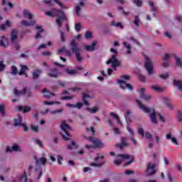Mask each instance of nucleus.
<instances>
[{"mask_svg":"<svg viewBox=\"0 0 182 182\" xmlns=\"http://www.w3.org/2000/svg\"><path fill=\"white\" fill-rule=\"evenodd\" d=\"M46 15H47V16H57L56 22L59 28H62L63 21L66 20V17L65 16L63 11L57 10L56 9H53L51 11H46Z\"/></svg>","mask_w":182,"mask_h":182,"instance_id":"1","label":"nucleus"},{"mask_svg":"<svg viewBox=\"0 0 182 182\" xmlns=\"http://www.w3.org/2000/svg\"><path fill=\"white\" fill-rule=\"evenodd\" d=\"M136 102L141 110L144 112V113H146L147 114H149V118L151 119V123L154 124H157V119H156V111H154V109L153 108H149L144 105L141 104V102H140L139 100H136Z\"/></svg>","mask_w":182,"mask_h":182,"instance_id":"2","label":"nucleus"},{"mask_svg":"<svg viewBox=\"0 0 182 182\" xmlns=\"http://www.w3.org/2000/svg\"><path fill=\"white\" fill-rule=\"evenodd\" d=\"M86 139L90 143H92L93 145H85V149L90 150V149H103L105 148V144L97 138H94L92 136L87 137Z\"/></svg>","mask_w":182,"mask_h":182,"instance_id":"3","label":"nucleus"},{"mask_svg":"<svg viewBox=\"0 0 182 182\" xmlns=\"http://www.w3.org/2000/svg\"><path fill=\"white\" fill-rule=\"evenodd\" d=\"M117 157L119 159L114 160V163L116 166H120V164H122V163L123 162V160H129V161L127 162L126 166H128V164H132V163H133V156L129 154H119L117 156Z\"/></svg>","mask_w":182,"mask_h":182,"instance_id":"4","label":"nucleus"},{"mask_svg":"<svg viewBox=\"0 0 182 182\" xmlns=\"http://www.w3.org/2000/svg\"><path fill=\"white\" fill-rule=\"evenodd\" d=\"M61 130L60 134L64 140H69L70 138V134H69V132L72 130V128L66 124L65 121L61 123Z\"/></svg>","mask_w":182,"mask_h":182,"instance_id":"5","label":"nucleus"},{"mask_svg":"<svg viewBox=\"0 0 182 182\" xmlns=\"http://www.w3.org/2000/svg\"><path fill=\"white\" fill-rule=\"evenodd\" d=\"M130 75H122L120 79L117 80L118 85H119L121 89H128L129 90H133L132 85L126 82V80H129Z\"/></svg>","mask_w":182,"mask_h":182,"instance_id":"6","label":"nucleus"},{"mask_svg":"<svg viewBox=\"0 0 182 182\" xmlns=\"http://www.w3.org/2000/svg\"><path fill=\"white\" fill-rule=\"evenodd\" d=\"M71 50L73 53H75L77 60L78 62H81L82 60V55H80V47L77 46V43L75 40H72L70 43Z\"/></svg>","mask_w":182,"mask_h":182,"instance_id":"7","label":"nucleus"},{"mask_svg":"<svg viewBox=\"0 0 182 182\" xmlns=\"http://www.w3.org/2000/svg\"><path fill=\"white\" fill-rule=\"evenodd\" d=\"M105 156L97 154V156L95 158V161L90 164L92 167H102L106 163L104 160Z\"/></svg>","mask_w":182,"mask_h":182,"instance_id":"8","label":"nucleus"},{"mask_svg":"<svg viewBox=\"0 0 182 182\" xmlns=\"http://www.w3.org/2000/svg\"><path fill=\"white\" fill-rule=\"evenodd\" d=\"M145 68L149 75H154V70H153V61H151L147 56H145Z\"/></svg>","mask_w":182,"mask_h":182,"instance_id":"9","label":"nucleus"},{"mask_svg":"<svg viewBox=\"0 0 182 182\" xmlns=\"http://www.w3.org/2000/svg\"><path fill=\"white\" fill-rule=\"evenodd\" d=\"M107 65H112V68L116 69V68L120 66V60L117 59V55L114 54L111 58L107 62Z\"/></svg>","mask_w":182,"mask_h":182,"instance_id":"10","label":"nucleus"},{"mask_svg":"<svg viewBox=\"0 0 182 182\" xmlns=\"http://www.w3.org/2000/svg\"><path fill=\"white\" fill-rule=\"evenodd\" d=\"M11 41L12 43H14L16 50H19V48H21V46L16 43V41H18V31L13 30L11 31Z\"/></svg>","mask_w":182,"mask_h":182,"instance_id":"11","label":"nucleus"},{"mask_svg":"<svg viewBox=\"0 0 182 182\" xmlns=\"http://www.w3.org/2000/svg\"><path fill=\"white\" fill-rule=\"evenodd\" d=\"M94 97H95V94H93V92L90 91L82 92V100L85 106H89V102H87L86 99H93Z\"/></svg>","mask_w":182,"mask_h":182,"instance_id":"12","label":"nucleus"},{"mask_svg":"<svg viewBox=\"0 0 182 182\" xmlns=\"http://www.w3.org/2000/svg\"><path fill=\"white\" fill-rule=\"evenodd\" d=\"M14 95L16 96H22V95H25V96L29 97V96H31V90L27 87H24L21 91L14 89Z\"/></svg>","mask_w":182,"mask_h":182,"instance_id":"13","label":"nucleus"},{"mask_svg":"<svg viewBox=\"0 0 182 182\" xmlns=\"http://www.w3.org/2000/svg\"><path fill=\"white\" fill-rule=\"evenodd\" d=\"M146 176H153L156 173V165L154 164H148L145 171Z\"/></svg>","mask_w":182,"mask_h":182,"instance_id":"14","label":"nucleus"},{"mask_svg":"<svg viewBox=\"0 0 182 182\" xmlns=\"http://www.w3.org/2000/svg\"><path fill=\"white\" fill-rule=\"evenodd\" d=\"M127 130L128 131V132L130 134L129 139L131 140V141H132V143H133V144H134V146H136L137 141L134 139V130H133V129H132V127H130L129 124L127 125Z\"/></svg>","mask_w":182,"mask_h":182,"instance_id":"15","label":"nucleus"},{"mask_svg":"<svg viewBox=\"0 0 182 182\" xmlns=\"http://www.w3.org/2000/svg\"><path fill=\"white\" fill-rule=\"evenodd\" d=\"M6 153L10 152L12 153V151H16L18 153H21L22 149H21V146L18 145V144H14L12 147L7 146L6 149Z\"/></svg>","mask_w":182,"mask_h":182,"instance_id":"16","label":"nucleus"},{"mask_svg":"<svg viewBox=\"0 0 182 182\" xmlns=\"http://www.w3.org/2000/svg\"><path fill=\"white\" fill-rule=\"evenodd\" d=\"M14 126H22L23 127L24 132H28V127L26 124L22 123V116L18 115V118L14 119Z\"/></svg>","mask_w":182,"mask_h":182,"instance_id":"17","label":"nucleus"},{"mask_svg":"<svg viewBox=\"0 0 182 182\" xmlns=\"http://www.w3.org/2000/svg\"><path fill=\"white\" fill-rule=\"evenodd\" d=\"M138 92L139 93L141 99H143L144 100H150V99H151V95L144 94V92H146L145 88H140L139 90H138Z\"/></svg>","mask_w":182,"mask_h":182,"instance_id":"18","label":"nucleus"},{"mask_svg":"<svg viewBox=\"0 0 182 182\" xmlns=\"http://www.w3.org/2000/svg\"><path fill=\"white\" fill-rule=\"evenodd\" d=\"M129 146V143H127V139L124 136L121 137V143L117 144V147L120 148L122 150L124 147H127Z\"/></svg>","mask_w":182,"mask_h":182,"instance_id":"19","label":"nucleus"},{"mask_svg":"<svg viewBox=\"0 0 182 182\" xmlns=\"http://www.w3.org/2000/svg\"><path fill=\"white\" fill-rule=\"evenodd\" d=\"M96 45H97V42L94 41L91 45H84V49L87 50V52H93L96 48Z\"/></svg>","mask_w":182,"mask_h":182,"instance_id":"20","label":"nucleus"},{"mask_svg":"<svg viewBox=\"0 0 182 182\" xmlns=\"http://www.w3.org/2000/svg\"><path fill=\"white\" fill-rule=\"evenodd\" d=\"M59 75H60V73H59L58 69L54 68L50 70V73L48 74V76H49L50 77L56 78L58 77V76H59Z\"/></svg>","mask_w":182,"mask_h":182,"instance_id":"21","label":"nucleus"},{"mask_svg":"<svg viewBox=\"0 0 182 182\" xmlns=\"http://www.w3.org/2000/svg\"><path fill=\"white\" fill-rule=\"evenodd\" d=\"M84 6H85V3H83V1H80L79 4L75 6V12H76L77 16H81L80 12L82 11V8H83Z\"/></svg>","mask_w":182,"mask_h":182,"instance_id":"22","label":"nucleus"},{"mask_svg":"<svg viewBox=\"0 0 182 182\" xmlns=\"http://www.w3.org/2000/svg\"><path fill=\"white\" fill-rule=\"evenodd\" d=\"M173 85L176 86L182 93V80H173Z\"/></svg>","mask_w":182,"mask_h":182,"instance_id":"23","label":"nucleus"},{"mask_svg":"<svg viewBox=\"0 0 182 182\" xmlns=\"http://www.w3.org/2000/svg\"><path fill=\"white\" fill-rule=\"evenodd\" d=\"M165 137L166 140H171L172 143L176 144V146H178V141H177V139H176V137H173L171 133L166 134Z\"/></svg>","mask_w":182,"mask_h":182,"instance_id":"24","label":"nucleus"},{"mask_svg":"<svg viewBox=\"0 0 182 182\" xmlns=\"http://www.w3.org/2000/svg\"><path fill=\"white\" fill-rule=\"evenodd\" d=\"M23 16L29 21H32L33 19V14H31L28 10H24L23 11Z\"/></svg>","mask_w":182,"mask_h":182,"instance_id":"25","label":"nucleus"},{"mask_svg":"<svg viewBox=\"0 0 182 182\" xmlns=\"http://www.w3.org/2000/svg\"><path fill=\"white\" fill-rule=\"evenodd\" d=\"M19 180L21 182H32V180L28 179V174L26 172H24L23 174L21 175L19 177Z\"/></svg>","mask_w":182,"mask_h":182,"instance_id":"26","label":"nucleus"},{"mask_svg":"<svg viewBox=\"0 0 182 182\" xmlns=\"http://www.w3.org/2000/svg\"><path fill=\"white\" fill-rule=\"evenodd\" d=\"M35 160H36V164L38 165L42 164V166H45V164H46V162L48 161V160L45 157H41L38 160L36 159V157H35Z\"/></svg>","mask_w":182,"mask_h":182,"instance_id":"27","label":"nucleus"},{"mask_svg":"<svg viewBox=\"0 0 182 182\" xmlns=\"http://www.w3.org/2000/svg\"><path fill=\"white\" fill-rule=\"evenodd\" d=\"M122 45L124 48L127 50V53H128V55H130V53H132V46L126 41H124L122 43Z\"/></svg>","mask_w":182,"mask_h":182,"instance_id":"28","label":"nucleus"},{"mask_svg":"<svg viewBox=\"0 0 182 182\" xmlns=\"http://www.w3.org/2000/svg\"><path fill=\"white\" fill-rule=\"evenodd\" d=\"M17 110L18 112H23V113H28V112H31V107H22V106H19L18 107H17Z\"/></svg>","mask_w":182,"mask_h":182,"instance_id":"29","label":"nucleus"},{"mask_svg":"<svg viewBox=\"0 0 182 182\" xmlns=\"http://www.w3.org/2000/svg\"><path fill=\"white\" fill-rule=\"evenodd\" d=\"M151 89L158 93H163V92H165L166 90V87H160L157 85H153Z\"/></svg>","mask_w":182,"mask_h":182,"instance_id":"30","label":"nucleus"},{"mask_svg":"<svg viewBox=\"0 0 182 182\" xmlns=\"http://www.w3.org/2000/svg\"><path fill=\"white\" fill-rule=\"evenodd\" d=\"M42 93L44 94V97H46L47 99H49V98L53 97V96H55V93L50 92V91H47L46 89H44L42 91Z\"/></svg>","mask_w":182,"mask_h":182,"instance_id":"31","label":"nucleus"},{"mask_svg":"<svg viewBox=\"0 0 182 182\" xmlns=\"http://www.w3.org/2000/svg\"><path fill=\"white\" fill-rule=\"evenodd\" d=\"M35 23H36V21H26L25 20H23L21 21V25H23V26H33Z\"/></svg>","mask_w":182,"mask_h":182,"instance_id":"32","label":"nucleus"},{"mask_svg":"<svg viewBox=\"0 0 182 182\" xmlns=\"http://www.w3.org/2000/svg\"><path fill=\"white\" fill-rule=\"evenodd\" d=\"M149 5L151 7V12H156L157 11V6L156 5V4L154 3V1L150 0L149 1Z\"/></svg>","mask_w":182,"mask_h":182,"instance_id":"33","label":"nucleus"},{"mask_svg":"<svg viewBox=\"0 0 182 182\" xmlns=\"http://www.w3.org/2000/svg\"><path fill=\"white\" fill-rule=\"evenodd\" d=\"M0 45L1 46H4V48L8 46V41L6 40V38H5V36H4L0 37Z\"/></svg>","mask_w":182,"mask_h":182,"instance_id":"34","label":"nucleus"},{"mask_svg":"<svg viewBox=\"0 0 182 182\" xmlns=\"http://www.w3.org/2000/svg\"><path fill=\"white\" fill-rule=\"evenodd\" d=\"M36 28L37 29V31H38V32L37 33V34L35 36L36 39L42 38V36H41V33H42V32H43V29H42L41 26H36Z\"/></svg>","mask_w":182,"mask_h":182,"instance_id":"35","label":"nucleus"},{"mask_svg":"<svg viewBox=\"0 0 182 182\" xmlns=\"http://www.w3.org/2000/svg\"><path fill=\"white\" fill-rule=\"evenodd\" d=\"M11 26V21H6L5 24L0 26V31H5L7 28Z\"/></svg>","mask_w":182,"mask_h":182,"instance_id":"36","label":"nucleus"},{"mask_svg":"<svg viewBox=\"0 0 182 182\" xmlns=\"http://www.w3.org/2000/svg\"><path fill=\"white\" fill-rule=\"evenodd\" d=\"M60 53H65L67 56H70L71 55L69 50H66L65 47H63L62 48L58 50V55H60Z\"/></svg>","mask_w":182,"mask_h":182,"instance_id":"37","label":"nucleus"},{"mask_svg":"<svg viewBox=\"0 0 182 182\" xmlns=\"http://www.w3.org/2000/svg\"><path fill=\"white\" fill-rule=\"evenodd\" d=\"M41 73H42V70H36L33 73V79H38L39 76H41Z\"/></svg>","mask_w":182,"mask_h":182,"instance_id":"38","label":"nucleus"},{"mask_svg":"<svg viewBox=\"0 0 182 182\" xmlns=\"http://www.w3.org/2000/svg\"><path fill=\"white\" fill-rule=\"evenodd\" d=\"M43 105H45L46 106H52L53 105H60V102H53V101H44L43 102Z\"/></svg>","mask_w":182,"mask_h":182,"instance_id":"39","label":"nucleus"},{"mask_svg":"<svg viewBox=\"0 0 182 182\" xmlns=\"http://www.w3.org/2000/svg\"><path fill=\"white\" fill-rule=\"evenodd\" d=\"M26 70H29V68H28V66L26 65H21V70L18 73V75L21 76L22 75H24L25 72H26Z\"/></svg>","mask_w":182,"mask_h":182,"instance_id":"40","label":"nucleus"},{"mask_svg":"<svg viewBox=\"0 0 182 182\" xmlns=\"http://www.w3.org/2000/svg\"><path fill=\"white\" fill-rule=\"evenodd\" d=\"M87 112H89L90 113L95 114L99 110V107H94L92 108L87 107L86 109Z\"/></svg>","mask_w":182,"mask_h":182,"instance_id":"41","label":"nucleus"},{"mask_svg":"<svg viewBox=\"0 0 182 182\" xmlns=\"http://www.w3.org/2000/svg\"><path fill=\"white\" fill-rule=\"evenodd\" d=\"M168 181V182H176V177L171 175V173H167Z\"/></svg>","mask_w":182,"mask_h":182,"instance_id":"42","label":"nucleus"},{"mask_svg":"<svg viewBox=\"0 0 182 182\" xmlns=\"http://www.w3.org/2000/svg\"><path fill=\"white\" fill-rule=\"evenodd\" d=\"M110 116H112V117L115 119L117 120V123H119V124H122V122H120V118L119 117L117 114L114 113V112H111Z\"/></svg>","mask_w":182,"mask_h":182,"instance_id":"43","label":"nucleus"},{"mask_svg":"<svg viewBox=\"0 0 182 182\" xmlns=\"http://www.w3.org/2000/svg\"><path fill=\"white\" fill-rule=\"evenodd\" d=\"M73 149H77V144H76V142L75 141H73L71 142V144L68 145V150H73Z\"/></svg>","mask_w":182,"mask_h":182,"instance_id":"44","label":"nucleus"},{"mask_svg":"<svg viewBox=\"0 0 182 182\" xmlns=\"http://www.w3.org/2000/svg\"><path fill=\"white\" fill-rule=\"evenodd\" d=\"M112 26H116V28H119L120 29H123V25L122 23H116L114 21L111 22Z\"/></svg>","mask_w":182,"mask_h":182,"instance_id":"45","label":"nucleus"},{"mask_svg":"<svg viewBox=\"0 0 182 182\" xmlns=\"http://www.w3.org/2000/svg\"><path fill=\"white\" fill-rule=\"evenodd\" d=\"M65 72L68 73V75H70L72 76L77 73V71L76 70H70L69 68H66Z\"/></svg>","mask_w":182,"mask_h":182,"instance_id":"46","label":"nucleus"},{"mask_svg":"<svg viewBox=\"0 0 182 182\" xmlns=\"http://www.w3.org/2000/svg\"><path fill=\"white\" fill-rule=\"evenodd\" d=\"M34 143H36V144H37V146H39V147H43V142H42V141H41V139H38L36 138H35L33 139Z\"/></svg>","mask_w":182,"mask_h":182,"instance_id":"47","label":"nucleus"},{"mask_svg":"<svg viewBox=\"0 0 182 182\" xmlns=\"http://www.w3.org/2000/svg\"><path fill=\"white\" fill-rule=\"evenodd\" d=\"M2 5L5 6L6 5L9 6V8H13L14 5L12 3L9 2L8 0H2Z\"/></svg>","mask_w":182,"mask_h":182,"instance_id":"48","label":"nucleus"},{"mask_svg":"<svg viewBox=\"0 0 182 182\" xmlns=\"http://www.w3.org/2000/svg\"><path fill=\"white\" fill-rule=\"evenodd\" d=\"M160 100L163 102V103H165V105L170 102V100L167 97H161Z\"/></svg>","mask_w":182,"mask_h":182,"instance_id":"49","label":"nucleus"},{"mask_svg":"<svg viewBox=\"0 0 182 182\" xmlns=\"http://www.w3.org/2000/svg\"><path fill=\"white\" fill-rule=\"evenodd\" d=\"M133 4L136 6H141L143 5V1H141V0H133Z\"/></svg>","mask_w":182,"mask_h":182,"instance_id":"50","label":"nucleus"},{"mask_svg":"<svg viewBox=\"0 0 182 182\" xmlns=\"http://www.w3.org/2000/svg\"><path fill=\"white\" fill-rule=\"evenodd\" d=\"M175 60L176 62V65L177 66L181 67L182 66V61H181V58H178V57H175Z\"/></svg>","mask_w":182,"mask_h":182,"instance_id":"51","label":"nucleus"},{"mask_svg":"<svg viewBox=\"0 0 182 182\" xmlns=\"http://www.w3.org/2000/svg\"><path fill=\"white\" fill-rule=\"evenodd\" d=\"M170 75H168V73H165V74H160L159 77L161 79H163L164 80H166V79H168Z\"/></svg>","mask_w":182,"mask_h":182,"instance_id":"52","label":"nucleus"},{"mask_svg":"<svg viewBox=\"0 0 182 182\" xmlns=\"http://www.w3.org/2000/svg\"><path fill=\"white\" fill-rule=\"evenodd\" d=\"M11 75H17L18 73V68H16V66L13 65L11 67Z\"/></svg>","mask_w":182,"mask_h":182,"instance_id":"53","label":"nucleus"},{"mask_svg":"<svg viewBox=\"0 0 182 182\" xmlns=\"http://www.w3.org/2000/svg\"><path fill=\"white\" fill-rule=\"evenodd\" d=\"M42 168H40L39 169L36 171V175L38 176V178H41L42 177Z\"/></svg>","mask_w":182,"mask_h":182,"instance_id":"54","label":"nucleus"},{"mask_svg":"<svg viewBox=\"0 0 182 182\" xmlns=\"http://www.w3.org/2000/svg\"><path fill=\"white\" fill-rule=\"evenodd\" d=\"M144 136L146 137V139H148V140H151L153 139V135H151V134L149 132H145Z\"/></svg>","mask_w":182,"mask_h":182,"instance_id":"55","label":"nucleus"},{"mask_svg":"<svg viewBox=\"0 0 182 182\" xmlns=\"http://www.w3.org/2000/svg\"><path fill=\"white\" fill-rule=\"evenodd\" d=\"M63 112V109H55L53 111H50V114H58V113H62Z\"/></svg>","mask_w":182,"mask_h":182,"instance_id":"56","label":"nucleus"},{"mask_svg":"<svg viewBox=\"0 0 182 182\" xmlns=\"http://www.w3.org/2000/svg\"><path fill=\"white\" fill-rule=\"evenodd\" d=\"M85 36V39H92V32L86 31Z\"/></svg>","mask_w":182,"mask_h":182,"instance_id":"57","label":"nucleus"},{"mask_svg":"<svg viewBox=\"0 0 182 182\" xmlns=\"http://www.w3.org/2000/svg\"><path fill=\"white\" fill-rule=\"evenodd\" d=\"M0 113L3 116H5V105H0Z\"/></svg>","mask_w":182,"mask_h":182,"instance_id":"58","label":"nucleus"},{"mask_svg":"<svg viewBox=\"0 0 182 182\" xmlns=\"http://www.w3.org/2000/svg\"><path fill=\"white\" fill-rule=\"evenodd\" d=\"M87 132H88V133H91V134L93 136L95 135V128H93V127H90V128H87Z\"/></svg>","mask_w":182,"mask_h":182,"instance_id":"59","label":"nucleus"},{"mask_svg":"<svg viewBox=\"0 0 182 182\" xmlns=\"http://www.w3.org/2000/svg\"><path fill=\"white\" fill-rule=\"evenodd\" d=\"M132 114V111L130 110H127L126 112L124 113V117L126 120L130 117V115Z\"/></svg>","mask_w":182,"mask_h":182,"instance_id":"60","label":"nucleus"},{"mask_svg":"<svg viewBox=\"0 0 182 182\" xmlns=\"http://www.w3.org/2000/svg\"><path fill=\"white\" fill-rule=\"evenodd\" d=\"M80 29H82V25L80 24V23H75V31L77 32H79V31H80Z\"/></svg>","mask_w":182,"mask_h":182,"instance_id":"61","label":"nucleus"},{"mask_svg":"<svg viewBox=\"0 0 182 182\" xmlns=\"http://www.w3.org/2000/svg\"><path fill=\"white\" fill-rule=\"evenodd\" d=\"M31 129L33 130L36 133H38L39 132V127L36 125H31Z\"/></svg>","mask_w":182,"mask_h":182,"instance_id":"62","label":"nucleus"},{"mask_svg":"<svg viewBox=\"0 0 182 182\" xmlns=\"http://www.w3.org/2000/svg\"><path fill=\"white\" fill-rule=\"evenodd\" d=\"M139 22H140V19L139 18V16H135V20L134 21V25H136V26H139Z\"/></svg>","mask_w":182,"mask_h":182,"instance_id":"63","label":"nucleus"},{"mask_svg":"<svg viewBox=\"0 0 182 182\" xmlns=\"http://www.w3.org/2000/svg\"><path fill=\"white\" fill-rule=\"evenodd\" d=\"M139 79L141 80V82H146V77L144 75L139 74Z\"/></svg>","mask_w":182,"mask_h":182,"instance_id":"64","label":"nucleus"}]
</instances>
